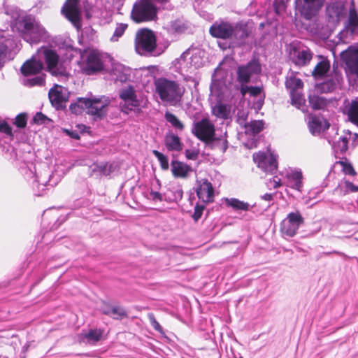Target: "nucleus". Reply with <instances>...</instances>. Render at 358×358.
<instances>
[{
	"mask_svg": "<svg viewBox=\"0 0 358 358\" xmlns=\"http://www.w3.org/2000/svg\"><path fill=\"white\" fill-rule=\"evenodd\" d=\"M156 92L161 100L170 106H178L182 102L185 92L184 86L175 80L161 78L155 83Z\"/></svg>",
	"mask_w": 358,
	"mask_h": 358,
	"instance_id": "nucleus-1",
	"label": "nucleus"
},
{
	"mask_svg": "<svg viewBox=\"0 0 358 358\" xmlns=\"http://www.w3.org/2000/svg\"><path fill=\"white\" fill-rule=\"evenodd\" d=\"M19 29L23 39L30 44H36L49 38L45 29L30 17H24L20 22Z\"/></svg>",
	"mask_w": 358,
	"mask_h": 358,
	"instance_id": "nucleus-2",
	"label": "nucleus"
},
{
	"mask_svg": "<svg viewBox=\"0 0 358 358\" xmlns=\"http://www.w3.org/2000/svg\"><path fill=\"white\" fill-rule=\"evenodd\" d=\"M135 50L142 56H158L161 54L157 48V40L154 32L148 29H139L135 36Z\"/></svg>",
	"mask_w": 358,
	"mask_h": 358,
	"instance_id": "nucleus-3",
	"label": "nucleus"
},
{
	"mask_svg": "<svg viewBox=\"0 0 358 358\" xmlns=\"http://www.w3.org/2000/svg\"><path fill=\"white\" fill-rule=\"evenodd\" d=\"M131 17L136 22L154 20L157 17V7L152 0H137L134 4Z\"/></svg>",
	"mask_w": 358,
	"mask_h": 358,
	"instance_id": "nucleus-4",
	"label": "nucleus"
},
{
	"mask_svg": "<svg viewBox=\"0 0 358 358\" xmlns=\"http://www.w3.org/2000/svg\"><path fill=\"white\" fill-rule=\"evenodd\" d=\"M80 67L82 71L87 75L101 71L103 69L101 54L95 50L84 51L81 54Z\"/></svg>",
	"mask_w": 358,
	"mask_h": 358,
	"instance_id": "nucleus-5",
	"label": "nucleus"
},
{
	"mask_svg": "<svg viewBox=\"0 0 358 358\" xmlns=\"http://www.w3.org/2000/svg\"><path fill=\"white\" fill-rule=\"evenodd\" d=\"M192 133L206 145L212 144L215 140V127L214 124L207 117L194 122Z\"/></svg>",
	"mask_w": 358,
	"mask_h": 358,
	"instance_id": "nucleus-6",
	"label": "nucleus"
},
{
	"mask_svg": "<svg viewBox=\"0 0 358 358\" xmlns=\"http://www.w3.org/2000/svg\"><path fill=\"white\" fill-rule=\"evenodd\" d=\"M79 102L84 103L89 114L94 117L101 118L106 115L110 101L109 98L102 96L101 97L79 98Z\"/></svg>",
	"mask_w": 358,
	"mask_h": 358,
	"instance_id": "nucleus-7",
	"label": "nucleus"
},
{
	"mask_svg": "<svg viewBox=\"0 0 358 358\" xmlns=\"http://www.w3.org/2000/svg\"><path fill=\"white\" fill-rule=\"evenodd\" d=\"M239 92L240 88L233 84L228 86L220 83H213L210 86V96L217 102L230 101Z\"/></svg>",
	"mask_w": 358,
	"mask_h": 358,
	"instance_id": "nucleus-8",
	"label": "nucleus"
},
{
	"mask_svg": "<svg viewBox=\"0 0 358 358\" xmlns=\"http://www.w3.org/2000/svg\"><path fill=\"white\" fill-rule=\"evenodd\" d=\"M20 50L17 41L12 36L0 38V69L13 59L17 51Z\"/></svg>",
	"mask_w": 358,
	"mask_h": 358,
	"instance_id": "nucleus-9",
	"label": "nucleus"
},
{
	"mask_svg": "<svg viewBox=\"0 0 358 358\" xmlns=\"http://www.w3.org/2000/svg\"><path fill=\"white\" fill-rule=\"evenodd\" d=\"M62 13L74 27H81V8L79 0H66L62 8Z\"/></svg>",
	"mask_w": 358,
	"mask_h": 358,
	"instance_id": "nucleus-10",
	"label": "nucleus"
},
{
	"mask_svg": "<svg viewBox=\"0 0 358 358\" xmlns=\"http://www.w3.org/2000/svg\"><path fill=\"white\" fill-rule=\"evenodd\" d=\"M325 0H297L296 9L306 19L315 16L324 6Z\"/></svg>",
	"mask_w": 358,
	"mask_h": 358,
	"instance_id": "nucleus-11",
	"label": "nucleus"
},
{
	"mask_svg": "<svg viewBox=\"0 0 358 358\" xmlns=\"http://www.w3.org/2000/svg\"><path fill=\"white\" fill-rule=\"evenodd\" d=\"M303 222V219L299 212L290 213L281 222L280 231L283 235L292 237Z\"/></svg>",
	"mask_w": 358,
	"mask_h": 358,
	"instance_id": "nucleus-12",
	"label": "nucleus"
},
{
	"mask_svg": "<svg viewBox=\"0 0 358 358\" xmlns=\"http://www.w3.org/2000/svg\"><path fill=\"white\" fill-rule=\"evenodd\" d=\"M260 71L261 67L257 62L252 61L247 64L241 65L237 69V81L241 83V85L247 84Z\"/></svg>",
	"mask_w": 358,
	"mask_h": 358,
	"instance_id": "nucleus-13",
	"label": "nucleus"
},
{
	"mask_svg": "<svg viewBox=\"0 0 358 358\" xmlns=\"http://www.w3.org/2000/svg\"><path fill=\"white\" fill-rule=\"evenodd\" d=\"M341 59L345 64L347 73L358 77V48L349 47L341 53Z\"/></svg>",
	"mask_w": 358,
	"mask_h": 358,
	"instance_id": "nucleus-14",
	"label": "nucleus"
},
{
	"mask_svg": "<svg viewBox=\"0 0 358 358\" xmlns=\"http://www.w3.org/2000/svg\"><path fill=\"white\" fill-rule=\"evenodd\" d=\"M253 160L257 166L266 173H273L278 165L275 156L271 152H258L253 155Z\"/></svg>",
	"mask_w": 358,
	"mask_h": 358,
	"instance_id": "nucleus-15",
	"label": "nucleus"
},
{
	"mask_svg": "<svg viewBox=\"0 0 358 358\" xmlns=\"http://www.w3.org/2000/svg\"><path fill=\"white\" fill-rule=\"evenodd\" d=\"M43 55L48 71L51 74L55 76L66 75V69L59 63V57L55 51L45 49L43 50Z\"/></svg>",
	"mask_w": 358,
	"mask_h": 358,
	"instance_id": "nucleus-16",
	"label": "nucleus"
},
{
	"mask_svg": "<svg viewBox=\"0 0 358 358\" xmlns=\"http://www.w3.org/2000/svg\"><path fill=\"white\" fill-rule=\"evenodd\" d=\"M68 98L67 90L61 85H55L49 91L50 101L57 108L64 107V104L68 101Z\"/></svg>",
	"mask_w": 358,
	"mask_h": 358,
	"instance_id": "nucleus-17",
	"label": "nucleus"
},
{
	"mask_svg": "<svg viewBox=\"0 0 358 358\" xmlns=\"http://www.w3.org/2000/svg\"><path fill=\"white\" fill-rule=\"evenodd\" d=\"M196 194L203 202H211L214 197V189L211 183L206 179L197 181Z\"/></svg>",
	"mask_w": 358,
	"mask_h": 358,
	"instance_id": "nucleus-18",
	"label": "nucleus"
},
{
	"mask_svg": "<svg viewBox=\"0 0 358 358\" xmlns=\"http://www.w3.org/2000/svg\"><path fill=\"white\" fill-rule=\"evenodd\" d=\"M345 22V28L352 34L358 35V10L355 8L354 1H352L348 7Z\"/></svg>",
	"mask_w": 358,
	"mask_h": 358,
	"instance_id": "nucleus-19",
	"label": "nucleus"
},
{
	"mask_svg": "<svg viewBox=\"0 0 358 358\" xmlns=\"http://www.w3.org/2000/svg\"><path fill=\"white\" fill-rule=\"evenodd\" d=\"M234 26L228 22L215 23L210 29V34L223 39L232 37Z\"/></svg>",
	"mask_w": 358,
	"mask_h": 358,
	"instance_id": "nucleus-20",
	"label": "nucleus"
},
{
	"mask_svg": "<svg viewBox=\"0 0 358 358\" xmlns=\"http://www.w3.org/2000/svg\"><path fill=\"white\" fill-rule=\"evenodd\" d=\"M348 7L341 3H334L327 8V14L332 22H338L346 16Z\"/></svg>",
	"mask_w": 358,
	"mask_h": 358,
	"instance_id": "nucleus-21",
	"label": "nucleus"
},
{
	"mask_svg": "<svg viewBox=\"0 0 358 358\" xmlns=\"http://www.w3.org/2000/svg\"><path fill=\"white\" fill-rule=\"evenodd\" d=\"M120 97L124 101L121 103V106L125 108L126 110H131L134 107L138 105V101L135 94V91L132 87H127L122 89L120 92Z\"/></svg>",
	"mask_w": 358,
	"mask_h": 358,
	"instance_id": "nucleus-22",
	"label": "nucleus"
},
{
	"mask_svg": "<svg viewBox=\"0 0 358 358\" xmlns=\"http://www.w3.org/2000/svg\"><path fill=\"white\" fill-rule=\"evenodd\" d=\"M250 33V30L247 24L239 23L234 26L231 37V38H234V46L243 45Z\"/></svg>",
	"mask_w": 358,
	"mask_h": 358,
	"instance_id": "nucleus-23",
	"label": "nucleus"
},
{
	"mask_svg": "<svg viewBox=\"0 0 358 358\" xmlns=\"http://www.w3.org/2000/svg\"><path fill=\"white\" fill-rule=\"evenodd\" d=\"M187 63V65H189V67H194L198 69L203 65V59L198 52H193L190 50L185 52L179 59V63Z\"/></svg>",
	"mask_w": 358,
	"mask_h": 358,
	"instance_id": "nucleus-24",
	"label": "nucleus"
},
{
	"mask_svg": "<svg viewBox=\"0 0 358 358\" xmlns=\"http://www.w3.org/2000/svg\"><path fill=\"white\" fill-rule=\"evenodd\" d=\"M329 127L328 122L321 117H310L308 121V127L310 133L317 135L324 131Z\"/></svg>",
	"mask_w": 358,
	"mask_h": 358,
	"instance_id": "nucleus-25",
	"label": "nucleus"
},
{
	"mask_svg": "<svg viewBox=\"0 0 358 358\" xmlns=\"http://www.w3.org/2000/svg\"><path fill=\"white\" fill-rule=\"evenodd\" d=\"M42 69L43 64L36 59L27 61L21 67L22 73L24 76L36 75L39 73Z\"/></svg>",
	"mask_w": 358,
	"mask_h": 358,
	"instance_id": "nucleus-26",
	"label": "nucleus"
},
{
	"mask_svg": "<svg viewBox=\"0 0 358 358\" xmlns=\"http://www.w3.org/2000/svg\"><path fill=\"white\" fill-rule=\"evenodd\" d=\"M192 171L189 165L179 161L171 162V172L176 178H186Z\"/></svg>",
	"mask_w": 358,
	"mask_h": 358,
	"instance_id": "nucleus-27",
	"label": "nucleus"
},
{
	"mask_svg": "<svg viewBox=\"0 0 358 358\" xmlns=\"http://www.w3.org/2000/svg\"><path fill=\"white\" fill-rule=\"evenodd\" d=\"M164 145L169 151H180L182 149L180 138L172 132L166 134Z\"/></svg>",
	"mask_w": 358,
	"mask_h": 358,
	"instance_id": "nucleus-28",
	"label": "nucleus"
},
{
	"mask_svg": "<svg viewBox=\"0 0 358 358\" xmlns=\"http://www.w3.org/2000/svg\"><path fill=\"white\" fill-rule=\"evenodd\" d=\"M357 136V134H352L348 131L343 136H341L339 140L334 143V148L337 152L339 151L341 153L345 152L348 150L349 141L352 140L355 141Z\"/></svg>",
	"mask_w": 358,
	"mask_h": 358,
	"instance_id": "nucleus-29",
	"label": "nucleus"
},
{
	"mask_svg": "<svg viewBox=\"0 0 358 358\" xmlns=\"http://www.w3.org/2000/svg\"><path fill=\"white\" fill-rule=\"evenodd\" d=\"M312 59V54L309 50H294L293 52V62L298 66H305Z\"/></svg>",
	"mask_w": 358,
	"mask_h": 358,
	"instance_id": "nucleus-30",
	"label": "nucleus"
},
{
	"mask_svg": "<svg viewBox=\"0 0 358 358\" xmlns=\"http://www.w3.org/2000/svg\"><path fill=\"white\" fill-rule=\"evenodd\" d=\"M112 73L116 80L120 82L127 81L130 76V69L121 64H115L112 69Z\"/></svg>",
	"mask_w": 358,
	"mask_h": 358,
	"instance_id": "nucleus-31",
	"label": "nucleus"
},
{
	"mask_svg": "<svg viewBox=\"0 0 358 358\" xmlns=\"http://www.w3.org/2000/svg\"><path fill=\"white\" fill-rule=\"evenodd\" d=\"M320 61L317 64L312 71V75L315 78L323 77L330 69V64L328 60L322 57H320Z\"/></svg>",
	"mask_w": 358,
	"mask_h": 358,
	"instance_id": "nucleus-32",
	"label": "nucleus"
},
{
	"mask_svg": "<svg viewBox=\"0 0 358 358\" xmlns=\"http://www.w3.org/2000/svg\"><path fill=\"white\" fill-rule=\"evenodd\" d=\"M348 120L358 127V98L352 100L346 106Z\"/></svg>",
	"mask_w": 358,
	"mask_h": 358,
	"instance_id": "nucleus-33",
	"label": "nucleus"
},
{
	"mask_svg": "<svg viewBox=\"0 0 358 358\" xmlns=\"http://www.w3.org/2000/svg\"><path fill=\"white\" fill-rule=\"evenodd\" d=\"M230 111V106L227 104H223L222 102H217L212 107L213 114L220 119H227L229 116Z\"/></svg>",
	"mask_w": 358,
	"mask_h": 358,
	"instance_id": "nucleus-34",
	"label": "nucleus"
},
{
	"mask_svg": "<svg viewBox=\"0 0 358 358\" xmlns=\"http://www.w3.org/2000/svg\"><path fill=\"white\" fill-rule=\"evenodd\" d=\"M341 78L338 75H336L335 78L329 79L328 80L318 85L316 88L317 92L327 93L334 90L338 83H340Z\"/></svg>",
	"mask_w": 358,
	"mask_h": 358,
	"instance_id": "nucleus-35",
	"label": "nucleus"
},
{
	"mask_svg": "<svg viewBox=\"0 0 358 358\" xmlns=\"http://www.w3.org/2000/svg\"><path fill=\"white\" fill-rule=\"evenodd\" d=\"M289 185L296 190L300 191L302 187V173L301 171H292L287 175Z\"/></svg>",
	"mask_w": 358,
	"mask_h": 358,
	"instance_id": "nucleus-36",
	"label": "nucleus"
},
{
	"mask_svg": "<svg viewBox=\"0 0 358 358\" xmlns=\"http://www.w3.org/2000/svg\"><path fill=\"white\" fill-rule=\"evenodd\" d=\"M285 85L289 90V93H291L302 89L303 83L301 79L296 78L293 73H292L290 76L287 77Z\"/></svg>",
	"mask_w": 358,
	"mask_h": 358,
	"instance_id": "nucleus-37",
	"label": "nucleus"
},
{
	"mask_svg": "<svg viewBox=\"0 0 358 358\" xmlns=\"http://www.w3.org/2000/svg\"><path fill=\"white\" fill-rule=\"evenodd\" d=\"M334 191L341 195H345L349 192H358V186L355 185L348 180H345L340 183Z\"/></svg>",
	"mask_w": 358,
	"mask_h": 358,
	"instance_id": "nucleus-38",
	"label": "nucleus"
},
{
	"mask_svg": "<svg viewBox=\"0 0 358 358\" xmlns=\"http://www.w3.org/2000/svg\"><path fill=\"white\" fill-rule=\"evenodd\" d=\"M245 132L246 134L255 135L260 132L264 128V122L260 120L252 121L245 124Z\"/></svg>",
	"mask_w": 358,
	"mask_h": 358,
	"instance_id": "nucleus-39",
	"label": "nucleus"
},
{
	"mask_svg": "<svg viewBox=\"0 0 358 358\" xmlns=\"http://www.w3.org/2000/svg\"><path fill=\"white\" fill-rule=\"evenodd\" d=\"M309 103L313 109L320 110L324 108L327 102L324 97L313 94L309 96Z\"/></svg>",
	"mask_w": 358,
	"mask_h": 358,
	"instance_id": "nucleus-40",
	"label": "nucleus"
},
{
	"mask_svg": "<svg viewBox=\"0 0 358 358\" xmlns=\"http://www.w3.org/2000/svg\"><path fill=\"white\" fill-rule=\"evenodd\" d=\"M225 202L227 206L232 207L236 210H248L250 205L248 203L239 201L237 199H226Z\"/></svg>",
	"mask_w": 358,
	"mask_h": 358,
	"instance_id": "nucleus-41",
	"label": "nucleus"
},
{
	"mask_svg": "<svg viewBox=\"0 0 358 358\" xmlns=\"http://www.w3.org/2000/svg\"><path fill=\"white\" fill-rule=\"evenodd\" d=\"M22 80V83L24 85L32 87V86H41L44 84V78L42 76H36L34 78H29V76H25Z\"/></svg>",
	"mask_w": 358,
	"mask_h": 358,
	"instance_id": "nucleus-42",
	"label": "nucleus"
},
{
	"mask_svg": "<svg viewBox=\"0 0 358 358\" xmlns=\"http://www.w3.org/2000/svg\"><path fill=\"white\" fill-rule=\"evenodd\" d=\"M261 92L259 87L248 86L246 84L241 85L240 93L242 97L245 96L246 94L249 93L251 96H257Z\"/></svg>",
	"mask_w": 358,
	"mask_h": 358,
	"instance_id": "nucleus-43",
	"label": "nucleus"
},
{
	"mask_svg": "<svg viewBox=\"0 0 358 358\" xmlns=\"http://www.w3.org/2000/svg\"><path fill=\"white\" fill-rule=\"evenodd\" d=\"M209 146L212 148H217L221 152H224L228 148V141L226 138V135L224 137L216 138L212 144H209Z\"/></svg>",
	"mask_w": 358,
	"mask_h": 358,
	"instance_id": "nucleus-44",
	"label": "nucleus"
},
{
	"mask_svg": "<svg viewBox=\"0 0 358 358\" xmlns=\"http://www.w3.org/2000/svg\"><path fill=\"white\" fill-rule=\"evenodd\" d=\"M165 119L169 122L173 127L179 130H182L184 128L183 124L179 120V119L171 113L166 112L165 113Z\"/></svg>",
	"mask_w": 358,
	"mask_h": 358,
	"instance_id": "nucleus-45",
	"label": "nucleus"
},
{
	"mask_svg": "<svg viewBox=\"0 0 358 358\" xmlns=\"http://www.w3.org/2000/svg\"><path fill=\"white\" fill-rule=\"evenodd\" d=\"M127 27V24L124 23L118 24L110 40L112 41H117L118 38L123 35Z\"/></svg>",
	"mask_w": 358,
	"mask_h": 358,
	"instance_id": "nucleus-46",
	"label": "nucleus"
},
{
	"mask_svg": "<svg viewBox=\"0 0 358 358\" xmlns=\"http://www.w3.org/2000/svg\"><path fill=\"white\" fill-rule=\"evenodd\" d=\"M152 153L159 160L161 168L163 170H167L169 166L168 158L164 155H163L162 153L157 150H153Z\"/></svg>",
	"mask_w": 358,
	"mask_h": 358,
	"instance_id": "nucleus-47",
	"label": "nucleus"
},
{
	"mask_svg": "<svg viewBox=\"0 0 358 358\" xmlns=\"http://www.w3.org/2000/svg\"><path fill=\"white\" fill-rule=\"evenodd\" d=\"M113 318L119 320L127 317L125 310L121 306H113L111 308V314Z\"/></svg>",
	"mask_w": 358,
	"mask_h": 358,
	"instance_id": "nucleus-48",
	"label": "nucleus"
},
{
	"mask_svg": "<svg viewBox=\"0 0 358 358\" xmlns=\"http://www.w3.org/2000/svg\"><path fill=\"white\" fill-rule=\"evenodd\" d=\"M289 94L292 104L296 105L299 107L304 103V99L303 98L302 94L299 92V90L295 91L294 92H291Z\"/></svg>",
	"mask_w": 358,
	"mask_h": 358,
	"instance_id": "nucleus-49",
	"label": "nucleus"
},
{
	"mask_svg": "<svg viewBox=\"0 0 358 358\" xmlns=\"http://www.w3.org/2000/svg\"><path fill=\"white\" fill-rule=\"evenodd\" d=\"M338 164L341 166L342 170L345 174L350 176L356 175V172L352 164L347 161H340Z\"/></svg>",
	"mask_w": 358,
	"mask_h": 358,
	"instance_id": "nucleus-50",
	"label": "nucleus"
},
{
	"mask_svg": "<svg viewBox=\"0 0 358 358\" xmlns=\"http://www.w3.org/2000/svg\"><path fill=\"white\" fill-rule=\"evenodd\" d=\"M148 317L149 319V321L152 326V327L159 332L160 334H164L163 329L161 327V325L159 324V322L156 320L154 315L152 313H149L148 315Z\"/></svg>",
	"mask_w": 358,
	"mask_h": 358,
	"instance_id": "nucleus-51",
	"label": "nucleus"
},
{
	"mask_svg": "<svg viewBox=\"0 0 358 358\" xmlns=\"http://www.w3.org/2000/svg\"><path fill=\"white\" fill-rule=\"evenodd\" d=\"M101 336V332L98 330H91L85 335V337L92 342L98 341Z\"/></svg>",
	"mask_w": 358,
	"mask_h": 358,
	"instance_id": "nucleus-52",
	"label": "nucleus"
},
{
	"mask_svg": "<svg viewBox=\"0 0 358 358\" xmlns=\"http://www.w3.org/2000/svg\"><path fill=\"white\" fill-rule=\"evenodd\" d=\"M0 132L10 137L13 136L11 127L5 121H0Z\"/></svg>",
	"mask_w": 358,
	"mask_h": 358,
	"instance_id": "nucleus-53",
	"label": "nucleus"
},
{
	"mask_svg": "<svg viewBox=\"0 0 358 358\" xmlns=\"http://www.w3.org/2000/svg\"><path fill=\"white\" fill-rule=\"evenodd\" d=\"M185 155L187 159L190 160H196L199 155V150L196 148L187 149L185 152Z\"/></svg>",
	"mask_w": 358,
	"mask_h": 358,
	"instance_id": "nucleus-54",
	"label": "nucleus"
},
{
	"mask_svg": "<svg viewBox=\"0 0 358 358\" xmlns=\"http://www.w3.org/2000/svg\"><path fill=\"white\" fill-rule=\"evenodd\" d=\"M14 124L19 128H24L27 124V118L24 114L17 115L15 119Z\"/></svg>",
	"mask_w": 358,
	"mask_h": 358,
	"instance_id": "nucleus-55",
	"label": "nucleus"
},
{
	"mask_svg": "<svg viewBox=\"0 0 358 358\" xmlns=\"http://www.w3.org/2000/svg\"><path fill=\"white\" fill-rule=\"evenodd\" d=\"M289 0H275L274 6L275 9V12L277 13H280L282 11H284L286 8V3Z\"/></svg>",
	"mask_w": 358,
	"mask_h": 358,
	"instance_id": "nucleus-56",
	"label": "nucleus"
},
{
	"mask_svg": "<svg viewBox=\"0 0 358 358\" xmlns=\"http://www.w3.org/2000/svg\"><path fill=\"white\" fill-rule=\"evenodd\" d=\"M84 107H85L84 103H80L79 99H78L77 103L71 104L70 110L72 113L80 114L83 112Z\"/></svg>",
	"mask_w": 358,
	"mask_h": 358,
	"instance_id": "nucleus-57",
	"label": "nucleus"
},
{
	"mask_svg": "<svg viewBox=\"0 0 358 358\" xmlns=\"http://www.w3.org/2000/svg\"><path fill=\"white\" fill-rule=\"evenodd\" d=\"M203 206H199V205L195 206L194 211L192 215V218L194 219V221L196 222L201 218L202 213H203Z\"/></svg>",
	"mask_w": 358,
	"mask_h": 358,
	"instance_id": "nucleus-58",
	"label": "nucleus"
},
{
	"mask_svg": "<svg viewBox=\"0 0 358 358\" xmlns=\"http://www.w3.org/2000/svg\"><path fill=\"white\" fill-rule=\"evenodd\" d=\"M48 119L41 113H37L34 117V121L37 124H43Z\"/></svg>",
	"mask_w": 358,
	"mask_h": 358,
	"instance_id": "nucleus-59",
	"label": "nucleus"
},
{
	"mask_svg": "<svg viewBox=\"0 0 358 358\" xmlns=\"http://www.w3.org/2000/svg\"><path fill=\"white\" fill-rule=\"evenodd\" d=\"M248 114L244 111H239L237 115V121L241 125H244L247 124L245 120L247 119Z\"/></svg>",
	"mask_w": 358,
	"mask_h": 358,
	"instance_id": "nucleus-60",
	"label": "nucleus"
},
{
	"mask_svg": "<svg viewBox=\"0 0 358 358\" xmlns=\"http://www.w3.org/2000/svg\"><path fill=\"white\" fill-rule=\"evenodd\" d=\"M99 171L104 176H108L111 172V165L108 164L99 166Z\"/></svg>",
	"mask_w": 358,
	"mask_h": 358,
	"instance_id": "nucleus-61",
	"label": "nucleus"
},
{
	"mask_svg": "<svg viewBox=\"0 0 358 358\" xmlns=\"http://www.w3.org/2000/svg\"><path fill=\"white\" fill-rule=\"evenodd\" d=\"M63 131L73 139L80 138V135L77 131H72L67 129H64Z\"/></svg>",
	"mask_w": 358,
	"mask_h": 358,
	"instance_id": "nucleus-62",
	"label": "nucleus"
},
{
	"mask_svg": "<svg viewBox=\"0 0 358 358\" xmlns=\"http://www.w3.org/2000/svg\"><path fill=\"white\" fill-rule=\"evenodd\" d=\"M150 196L153 200L162 201L164 199L162 194L155 191L150 192Z\"/></svg>",
	"mask_w": 358,
	"mask_h": 358,
	"instance_id": "nucleus-63",
	"label": "nucleus"
},
{
	"mask_svg": "<svg viewBox=\"0 0 358 358\" xmlns=\"http://www.w3.org/2000/svg\"><path fill=\"white\" fill-rule=\"evenodd\" d=\"M113 306H110L107 304H104L103 307H101V310L103 313L106 315H110L111 314V308Z\"/></svg>",
	"mask_w": 358,
	"mask_h": 358,
	"instance_id": "nucleus-64",
	"label": "nucleus"
}]
</instances>
